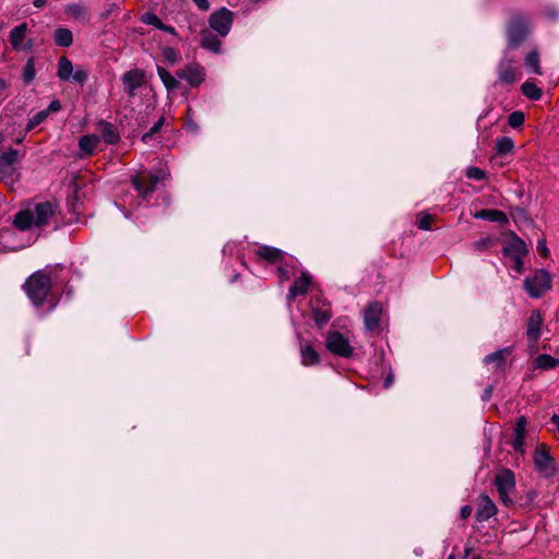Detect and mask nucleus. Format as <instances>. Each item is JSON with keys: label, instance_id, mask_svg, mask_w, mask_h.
Returning <instances> with one entry per match:
<instances>
[{"label": "nucleus", "instance_id": "nucleus-31", "mask_svg": "<svg viewBox=\"0 0 559 559\" xmlns=\"http://www.w3.org/2000/svg\"><path fill=\"white\" fill-rule=\"evenodd\" d=\"M73 71V64L67 57L63 56L58 60L57 76L60 81H69Z\"/></svg>", "mask_w": 559, "mask_h": 559}, {"label": "nucleus", "instance_id": "nucleus-33", "mask_svg": "<svg viewBox=\"0 0 559 559\" xmlns=\"http://www.w3.org/2000/svg\"><path fill=\"white\" fill-rule=\"evenodd\" d=\"M535 368L543 370L555 369L559 366V359L548 354H540L534 360Z\"/></svg>", "mask_w": 559, "mask_h": 559}, {"label": "nucleus", "instance_id": "nucleus-6", "mask_svg": "<svg viewBox=\"0 0 559 559\" xmlns=\"http://www.w3.org/2000/svg\"><path fill=\"white\" fill-rule=\"evenodd\" d=\"M495 486L499 493L500 501L506 506L510 507L514 504L511 495L515 490V476L510 469H502L495 476Z\"/></svg>", "mask_w": 559, "mask_h": 559}, {"label": "nucleus", "instance_id": "nucleus-47", "mask_svg": "<svg viewBox=\"0 0 559 559\" xmlns=\"http://www.w3.org/2000/svg\"><path fill=\"white\" fill-rule=\"evenodd\" d=\"M493 243V240L490 238V237H485V238H481L477 241L474 242V249L476 251H485L487 250L489 247H491Z\"/></svg>", "mask_w": 559, "mask_h": 559}, {"label": "nucleus", "instance_id": "nucleus-57", "mask_svg": "<svg viewBox=\"0 0 559 559\" xmlns=\"http://www.w3.org/2000/svg\"><path fill=\"white\" fill-rule=\"evenodd\" d=\"M7 83L3 79H0V88H5Z\"/></svg>", "mask_w": 559, "mask_h": 559}, {"label": "nucleus", "instance_id": "nucleus-28", "mask_svg": "<svg viewBox=\"0 0 559 559\" xmlns=\"http://www.w3.org/2000/svg\"><path fill=\"white\" fill-rule=\"evenodd\" d=\"M53 41L59 47H70L73 44V34L69 28L57 27L52 35Z\"/></svg>", "mask_w": 559, "mask_h": 559}, {"label": "nucleus", "instance_id": "nucleus-30", "mask_svg": "<svg viewBox=\"0 0 559 559\" xmlns=\"http://www.w3.org/2000/svg\"><path fill=\"white\" fill-rule=\"evenodd\" d=\"M66 12L73 19L82 22L88 21V10L82 3H70L66 8Z\"/></svg>", "mask_w": 559, "mask_h": 559}, {"label": "nucleus", "instance_id": "nucleus-19", "mask_svg": "<svg viewBox=\"0 0 559 559\" xmlns=\"http://www.w3.org/2000/svg\"><path fill=\"white\" fill-rule=\"evenodd\" d=\"M20 152L15 148H9L0 155V179L11 176L12 166L20 160Z\"/></svg>", "mask_w": 559, "mask_h": 559}, {"label": "nucleus", "instance_id": "nucleus-10", "mask_svg": "<svg viewBox=\"0 0 559 559\" xmlns=\"http://www.w3.org/2000/svg\"><path fill=\"white\" fill-rule=\"evenodd\" d=\"M515 61V58L510 55V51L506 50L497 69L499 83L509 85L516 81L518 73L513 66Z\"/></svg>", "mask_w": 559, "mask_h": 559}, {"label": "nucleus", "instance_id": "nucleus-59", "mask_svg": "<svg viewBox=\"0 0 559 559\" xmlns=\"http://www.w3.org/2000/svg\"><path fill=\"white\" fill-rule=\"evenodd\" d=\"M473 559H481V557L480 556H476Z\"/></svg>", "mask_w": 559, "mask_h": 559}, {"label": "nucleus", "instance_id": "nucleus-41", "mask_svg": "<svg viewBox=\"0 0 559 559\" xmlns=\"http://www.w3.org/2000/svg\"><path fill=\"white\" fill-rule=\"evenodd\" d=\"M465 176L468 179L480 181L486 178V173L479 167L472 166L466 169Z\"/></svg>", "mask_w": 559, "mask_h": 559}, {"label": "nucleus", "instance_id": "nucleus-38", "mask_svg": "<svg viewBox=\"0 0 559 559\" xmlns=\"http://www.w3.org/2000/svg\"><path fill=\"white\" fill-rule=\"evenodd\" d=\"M48 118V111L40 110L37 114H35L27 122L26 124V131H32L37 126H39L41 122H44Z\"/></svg>", "mask_w": 559, "mask_h": 559}, {"label": "nucleus", "instance_id": "nucleus-2", "mask_svg": "<svg viewBox=\"0 0 559 559\" xmlns=\"http://www.w3.org/2000/svg\"><path fill=\"white\" fill-rule=\"evenodd\" d=\"M56 272L57 266H46L29 275L23 284V290L35 307H41L46 302L52 288Z\"/></svg>", "mask_w": 559, "mask_h": 559}, {"label": "nucleus", "instance_id": "nucleus-29", "mask_svg": "<svg viewBox=\"0 0 559 559\" xmlns=\"http://www.w3.org/2000/svg\"><path fill=\"white\" fill-rule=\"evenodd\" d=\"M157 74L168 92H174L179 88V81L165 68L158 66Z\"/></svg>", "mask_w": 559, "mask_h": 559}, {"label": "nucleus", "instance_id": "nucleus-51", "mask_svg": "<svg viewBox=\"0 0 559 559\" xmlns=\"http://www.w3.org/2000/svg\"><path fill=\"white\" fill-rule=\"evenodd\" d=\"M61 109V103L58 99H53L45 111H48V116L52 112H58Z\"/></svg>", "mask_w": 559, "mask_h": 559}, {"label": "nucleus", "instance_id": "nucleus-46", "mask_svg": "<svg viewBox=\"0 0 559 559\" xmlns=\"http://www.w3.org/2000/svg\"><path fill=\"white\" fill-rule=\"evenodd\" d=\"M162 55L165 61L169 64H175L178 61L177 51L173 47H165L162 50Z\"/></svg>", "mask_w": 559, "mask_h": 559}, {"label": "nucleus", "instance_id": "nucleus-18", "mask_svg": "<svg viewBox=\"0 0 559 559\" xmlns=\"http://www.w3.org/2000/svg\"><path fill=\"white\" fill-rule=\"evenodd\" d=\"M312 284V277L308 272H302L301 275L295 280L290 286L287 299L288 301L294 300L297 296H304L308 293L310 285Z\"/></svg>", "mask_w": 559, "mask_h": 559}, {"label": "nucleus", "instance_id": "nucleus-43", "mask_svg": "<svg viewBox=\"0 0 559 559\" xmlns=\"http://www.w3.org/2000/svg\"><path fill=\"white\" fill-rule=\"evenodd\" d=\"M141 21L144 24L152 25V26L156 27L157 29L159 28V26L163 23L162 20L155 13H152V12H147V13L143 14L141 17Z\"/></svg>", "mask_w": 559, "mask_h": 559}, {"label": "nucleus", "instance_id": "nucleus-22", "mask_svg": "<svg viewBox=\"0 0 559 559\" xmlns=\"http://www.w3.org/2000/svg\"><path fill=\"white\" fill-rule=\"evenodd\" d=\"M511 349L509 347L501 348L495 353H491L484 358V364H495V369L498 372H502L506 369L507 357L510 355Z\"/></svg>", "mask_w": 559, "mask_h": 559}, {"label": "nucleus", "instance_id": "nucleus-13", "mask_svg": "<svg viewBox=\"0 0 559 559\" xmlns=\"http://www.w3.org/2000/svg\"><path fill=\"white\" fill-rule=\"evenodd\" d=\"M254 257L271 264L284 263L286 253L278 248L260 245L252 250Z\"/></svg>", "mask_w": 559, "mask_h": 559}, {"label": "nucleus", "instance_id": "nucleus-23", "mask_svg": "<svg viewBox=\"0 0 559 559\" xmlns=\"http://www.w3.org/2000/svg\"><path fill=\"white\" fill-rule=\"evenodd\" d=\"M477 219H484L488 222H496L499 224H507L509 222L508 216L504 212L496 209H484L473 214Z\"/></svg>", "mask_w": 559, "mask_h": 559}, {"label": "nucleus", "instance_id": "nucleus-12", "mask_svg": "<svg viewBox=\"0 0 559 559\" xmlns=\"http://www.w3.org/2000/svg\"><path fill=\"white\" fill-rule=\"evenodd\" d=\"M179 79L186 80L191 87L199 86L205 76L204 68L198 63H190L176 72Z\"/></svg>", "mask_w": 559, "mask_h": 559}, {"label": "nucleus", "instance_id": "nucleus-55", "mask_svg": "<svg viewBox=\"0 0 559 559\" xmlns=\"http://www.w3.org/2000/svg\"><path fill=\"white\" fill-rule=\"evenodd\" d=\"M491 393H492L491 386H488L487 389H485L483 400H485V401L489 400L491 396Z\"/></svg>", "mask_w": 559, "mask_h": 559}, {"label": "nucleus", "instance_id": "nucleus-7", "mask_svg": "<svg viewBox=\"0 0 559 559\" xmlns=\"http://www.w3.org/2000/svg\"><path fill=\"white\" fill-rule=\"evenodd\" d=\"M235 13L229 9L223 7L209 16V25L212 31H215L217 35L225 37L228 35L231 25L234 23Z\"/></svg>", "mask_w": 559, "mask_h": 559}, {"label": "nucleus", "instance_id": "nucleus-44", "mask_svg": "<svg viewBox=\"0 0 559 559\" xmlns=\"http://www.w3.org/2000/svg\"><path fill=\"white\" fill-rule=\"evenodd\" d=\"M71 78L74 82L84 85L88 80V73L86 70H84L82 67H76V69L73 71Z\"/></svg>", "mask_w": 559, "mask_h": 559}, {"label": "nucleus", "instance_id": "nucleus-32", "mask_svg": "<svg viewBox=\"0 0 559 559\" xmlns=\"http://www.w3.org/2000/svg\"><path fill=\"white\" fill-rule=\"evenodd\" d=\"M99 143V138L95 134L83 135L80 138L79 146L82 152L87 155L94 154L97 145Z\"/></svg>", "mask_w": 559, "mask_h": 559}, {"label": "nucleus", "instance_id": "nucleus-60", "mask_svg": "<svg viewBox=\"0 0 559 559\" xmlns=\"http://www.w3.org/2000/svg\"><path fill=\"white\" fill-rule=\"evenodd\" d=\"M448 559H454V557H453V556H450Z\"/></svg>", "mask_w": 559, "mask_h": 559}, {"label": "nucleus", "instance_id": "nucleus-35", "mask_svg": "<svg viewBox=\"0 0 559 559\" xmlns=\"http://www.w3.org/2000/svg\"><path fill=\"white\" fill-rule=\"evenodd\" d=\"M514 148L513 140L509 136H502L497 139L496 151L499 155L510 154Z\"/></svg>", "mask_w": 559, "mask_h": 559}, {"label": "nucleus", "instance_id": "nucleus-50", "mask_svg": "<svg viewBox=\"0 0 559 559\" xmlns=\"http://www.w3.org/2000/svg\"><path fill=\"white\" fill-rule=\"evenodd\" d=\"M537 251L540 255L543 257H548L549 255V250L546 246V240L543 238V239H539L538 242H537Z\"/></svg>", "mask_w": 559, "mask_h": 559}, {"label": "nucleus", "instance_id": "nucleus-16", "mask_svg": "<svg viewBox=\"0 0 559 559\" xmlns=\"http://www.w3.org/2000/svg\"><path fill=\"white\" fill-rule=\"evenodd\" d=\"M526 425V418L524 416H520L516 419L515 426L513 428L512 448L515 452H519L521 454L525 453Z\"/></svg>", "mask_w": 559, "mask_h": 559}, {"label": "nucleus", "instance_id": "nucleus-56", "mask_svg": "<svg viewBox=\"0 0 559 559\" xmlns=\"http://www.w3.org/2000/svg\"><path fill=\"white\" fill-rule=\"evenodd\" d=\"M33 4H34L35 8L40 9V8H43L46 4V0H34Z\"/></svg>", "mask_w": 559, "mask_h": 559}, {"label": "nucleus", "instance_id": "nucleus-14", "mask_svg": "<svg viewBox=\"0 0 559 559\" xmlns=\"http://www.w3.org/2000/svg\"><path fill=\"white\" fill-rule=\"evenodd\" d=\"M313 320L318 325H323L332 318L331 308L323 302L319 296H312L310 299Z\"/></svg>", "mask_w": 559, "mask_h": 559}, {"label": "nucleus", "instance_id": "nucleus-3", "mask_svg": "<svg viewBox=\"0 0 559 559\" xmlns=\"http://www.w3.org/2000/svg\"><path fill=\"white\" fill-rule=\"evenodd\" d=\"M167 176L168 173L165 169H158L155 173L142 171L131 177V183L143 200H148L158 183L166 180Z\"/></svg>", "mask_w": 559, "mask_h": 559}, {"label": "nucleus", "instance_id": "nucleus-9", "mask_svg": "<svg viewBox=\"0 0 559 559\" xmlns=\"http://www.w3.org/2000/svg\"><path fill=\"white\" fill-rule=\"evenodd\" d=\"M533 462L535 469L546 476H550L555 472V461L550 455L546 444H538L534 451Z\"/></svg>", "mask_w": 559, "mask_h": 559}, {"label": "nucleus", "instance_id": "nucleus-17", "mask_svg": "<svg viewBox=\"0 0 559 559\" xmlns=\"http://www.w3.org/2000/svg\"><path fill=\"white\" fill-rule=\"evenodd\" d=\"M382 305L379 301L369 304L364 311V323L367 330L373 331L380 324Z\"/></svg>", "mask_w": 559, "mask_h": 559}, {"label": "nucleus", "instance_id": "nucleus-27", "mask_svg": "<svg viewBox=\"0 0 559 559\" xmlns=\"http://www.w3.org/2000/svg\"><path fill=\"white\" fill-rule=\"evenodd\" d=\"M27 32V23H22L13 27L9 35V40L14 50H21L22 44Z\"/></svg>", "mask_w": 559, "mask_h": 559}, {"label": "nucleus", "instance_id": "nucleus-34", "mask_svg": "<svg viewBox=\"0 0 559 559\" xmlns=\"http://www.w3.org/2000/svg\"><path fill=\"white\" fill-rule=\"evenodd\" d=\"M521 91L524 96L532 100H538L543 95L542 90L535 83L528 81L522 84Z\"/></svg>", "mask_w": 559, "mask_h": 559}, {"label": "nucleus", "instance_id": "nucleus-39", "mask_svg": "<svg viewBox=\"0 0 559 559\" xmlns=\"http://www.w3.org/2000/svg\"><path fill=\"white\" fill-rule=\"evenodd\" d=\"M165 124V118L162 116L154 124L153 127L142 135V142L147 144L152 138L154 136V134H156L157 132H159V130L162 129V127Z\"/></svg>", "mask_w": 559, "mask_h": 559}, {"label": "nucleus", "instance_id": "nucleus-24", "mask_svg": "<svg viewBox=\"0 0 559 559\" xmlns=\"http://www.w3.org/2000/svg\"><path fill=\"white\" fill-rule=\"evenodd\" d=\"M221 46L222 41L217 35L213 34L210 29H203L201 32V47L218 53L221 52Z\"/></svg>", "mask_w": 559, "mask_h": 559}, {"label": "nucleus", "instance_id": "nucleus-5", "mask_svg": "<svg viewBox=\"0 0 559 559\" xmlns=\"http://www.w3.org/2000/svg\"><path fill=\"white\" fill-rule=\"evenodd\" d=\"M551 288V275L545 269L536 270L524 280V289L532 298H540Z\"/></svg>", "mask_w": 559, "mask_h": 559}, {"label": "nucleus", "instance_id": "nucleus-36", "mask_svg": "<svg viewBox=\"0 0 559 559\" xmlns=\"http://www.w3.org/2000/svg\"><path fill=\"white\" fill-rule=\"evenodd\" d=\"M525 66L527 68H531L532 71L535 73V74H538L540 75L542 74V69H540V60H539V52L534 49L532 50L525 58Z\"/></svg>", "mask_w": 559, "mask_h": 559}, {"label": "nucleus", "instance_id": "nucleus-20", "mask_svg": "<svg viewBox=\"0 0 559 559\" xmlns=\"http://www.w3.org/2000/svg\"><path fill=\"white\" fill-rule=\"evenodd\" d=\"M527 252L528 250L526 243L514 233H511V239L502 249L503 255L510 258H518L526 255Z\"/></svg>", "mask_w": 559, "mask_h": 559}, {"label": "nucleus", "instance_id": "nucleus-42", "mask_svg": "<svg viewBox=\"0 0 559 559\" xmlns=\"http://www.w3.org/2000/svg\"><path fill=\"white\" fill-rule=\"evenodd\" d=\"M120 12V7L119 4L115 3V2H109V3H106L105 4V8L104 10L102 11L100 13V19L103 20H107L108 17H110L112 14H117Z\"/></svg>", "mask_w": 559, "mask_h": 559}, {"label": "nucleus", "instance_id": "nucleus-53", "mask_svg": "<svg viewBox=\"0 0 559 559\" xmlns=\"http://www.w3.org/2000/svg\"><path fill=\"white\" fill-rule=\"evenodd\" d=\"M472 511H473L472 507H469V506H463V507L461 508V510H460V516H461L463 520H465V519H467V518H469V516H471Z\"/></svg>", "mask_w": 559, "mask_h": 559}, {"label": "nucleus", "instance_id": "nucleus-11", "mask_svg": "<svg viewBox=\"0 0 559 559\" xmlns=\"http://www.w3.org/2000/svg\"><path fill=\"white\" fill-rule=\"evenodd\" d=\"M121 80L124 92L129 98H133L136 94V90L145 84V73L143 70L135 68L124 72Z\"/></svg>", "mask_w": 559, "mask_h": 559}, {"label": "nucleus", "instance_id": "nucleus-25", "mask_svg": "<svg viewBox=\"0 0 559 559\" xmlns=\"http://www.w3.org/2000/svg\"><path fill=\"white\" fill-rule=\"evenodd\" d=\"M98 129L107 144H116L120 141L119 132L111 122L102 120L98 124Z\"/></svg>", "mask_w": 559, "mask_h": 559}, {"label": "nucleus", "instance_id": "nucleus-8", "mask_svg": "<svg viewBox=\"0 0 559 559\" xmlns=\"http://www.w3.org/2000/svg\"><path fill=\"white\" fill-rule=\"evenodd\" d=\"M326 349L342 358H350L354 355V348L348 340L337 331L329 332L325 338Z\"/></svg>", "mask_w": 559, "mask_h": 559}, {"label": "nucleus", "instance_id": "nucleus-49", "mask_svg": "<svg viewBox=\"0 0 559 559\" xmlns=\"http://www.w3.org/2000/svg\"><path fill=\"white\" fill-rule=\"evenodd\" d=\"M513 260V265H512V269L521 274L523 271H524V262H523V257H518V258H511Z\"/></svg>", "mask_w": 559, "mask_h": 559}, {"label": "nucleus", "instance_id": "nucleus-48", "mask_svg": "<svg viewBox=\"0 0 559 559\" xmlns=\"http://www.w3.org/2000/svg\"><path fill=\"white\" fill-rule=\"evenodd\" d=\"M281 265L277 267V276L281 282L288 281L290 277L289 271L287 269V264L283 265V263H280Z\"/></svg>", "mask_w": 559, "mask_h": 559}, {"label": "nucleus", "instance_id": "nucleus-26", "mask_svg": "<svg viewBox=\"0 0 559 559\" xmlns=\"http://www.w3.org/2000/svg\"><path fill=\"white\" fill-rule=\"evenodd\" d=\"M301 364L304 366H314L320 362V356L311 344L300 346Z\"/></svg>", "mask_w": 559, "mask_h": 559}, {"label": "nucleus", "instance_id": "nucleus-54", "mask_svg": "<svg viewBox=\"0 0 559 559\" xmlns=\"http://www.w3.org/2000/svg\"><path fill=\"white\" fill-rule=\"evenodd\" d=\"M158 29L164 31L166 33H169V34H171L174 36L177 35V32H176L175 27H173L171 25H167L165 23H162V25L159 26Z\"/></svg>", "mask_w": 559, "mask_h": 559}, {"label": "nucleus", "instance_id": "nucleus-4", "mask_svg": "<svg viewBox=\"0 0 559 559\" xmlns=\"http://www.w3.org/2000/svg\"><path fill=\"white\" fill-rule=\"evenodd\" d=\"M530 34V21L523 14H514L507 26V50H514L524 43Z\"/></svg>", "mask_w": 559, "mask_h": 559}, {"label": "nucleus", "instance_id": "nucleus-21", "mask_svg": "<svg viewBox=\"0 0 559 559\" xmlns=\"http://www.w3.org/2000/svg\"><path fill=\"white\" fill-rule=\"evenodd\" d=\"M498 509L493 501L487 495H480L479 504L476 511V520L478 522L488 521L491 516L496 515Z\"/></svg>", "mask_w": 559, "mask_h": 559}, {"label": "nucleus", "instance_id": "nucleus-58", "mask_svg": "<svg viewBox=\"0 0 559 559\" xmlns=\"http://www.w3.org/2000/svg\"><path fill=\"white\" fill-rule=\"evenodd\" d=\"M471 549L469 548H466L465 549V556H467L469 554Z\"/></svg>", "mask_w": 559, "mask_h": 559}, {"label": "nucleus", "instance_id": "nucleus-37", "mask_svg": "<svg viewBox=\"0 0 559 559\" xmlns=\"http://www.w3.org/2000/svg\"><path fill=\"white\" fill-rule=\"evenodd\" d=\"M36 71H35V61L34 58L31 57L23 69V80L25 83L29 84L34 78H35Z\"/></svg>", "mask_w": 559, "mask_h": 559}, {"label": "nucleus", "instance_id": "nucleus-40", "mask_svg": "<svg viewBox=\"0 0 559 559\" xmlns=\"http://www.w3.org/2000/svg\"><path fill=\"white\" fill-rule=\"evenodd\" d=\"M525 121V116L522 111H513L508 117V123L512 128H520Z\"/></svg>", "mask_w": 559, "mask_h": 559}, {"label": "nucleus", "instance_id": "nucleus-52", "mask_svg": "<svg viewBox=\"0 0 559 559\" xmlns=\"http://www.w3.org/2000/svg\"><path fill=\"white\" fill-rule=\"evenodd\" d=\"M194 4L201 10V11H207L210 9V2L209 0H192Z\"/></svg>", "mask_w": 559, "mask_h": 559}, {"label": "nucleus", "instance_id": "nucleus-1", "mask_svg": "<svg viewBox=\"0 0 559 559\" xmlns=\"http://www.w3.org/2000/svg\"><path fill=\"white\" fill-rule=\"evenodd\" d=\"M56 214L57 205L53 202H39L33 209L28 207L19 211L13 217V226L22 231L28 230L32 227L40 228L49 225Z\"/></svg>", "mask_w": 559, "mask_h": 559}, {"label": "nucleus", "instance_id": "nucleus-15", "mask_svg": "<svg viewBox=\"0 0 559 559\" xmlns=\"http://www.w3.org/2000/svg\"><path fill=\"white\" fill-rule=\"evenodd\" d=\"M543 322V313L539 310H533L528 318L526 329V336L530 343L535 344L539 340Z\"/></svg>", "mask_w": 559, "mask_h": 559}, {"label": "nucleus", "instance_id": "nucleus-45", "mask_svg": "<svg viewBox=\"0 0 559 559\" xmlns=\"http://www.w3.org/2000/svg\"><path fill=\"white\" fill-rule=\"evenodd\" d=\"M433 217L430 214L420 213L417 219V226L421 230H430Z\"/></svg>", "mask_w": 559, "mask_h": 559}]
</instances>
